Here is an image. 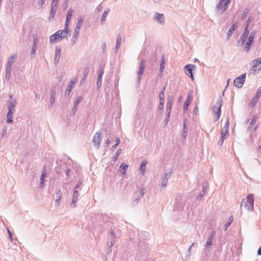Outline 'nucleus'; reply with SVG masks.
Wrapping results in <instances>:
<instances>
[{"label": "nucleus", "instance_id": "1", "mask_svg": "<svg viewBox=\"0 0 261 261\" xmlns=\"http://www.w3.org/2000/svg\"><path fill=\"white\" fill-rule=\"evenodd\" d=\"M254 204V195L249 194L246 198L243 199L241 204V208L243 206L248 211H253Z\"/></svg>", "mask_w": 261, "mask_h": 261}, {"label": "nucleus", "instance_id": "2", "mask_svg": "<svg viewBox=\"0 0 261 261\" xmlns=\"http://www.w3.org/2000/svg\"><path fill=\"white\" fill-rule=\"evenodd\" d=\"M70 34H68V31L67 29L63 30H59L55 34L50 36L49 41L50 42H54L56 40L59 39L60 40L63 38H67L70 36Z\"/></svg>", "mask_w": 261, "mask_h": 261}, {"label": "nucleus", "instance_id": "3", "mask_svg": "<svg viewBox=\"0 0 261 261\" xmlns=\"http://www.w3.org/2000/svg\"><path fill=\"white\" fill-rule=\"evenodd\" d=\"M222 102H223L222 98L220 97L218 99V101L216 103V106L213 107V108L214 111H216V114L217 115L216 119L215 120L216 121H217L220 117L221 108V106L222 105Z\"/></svg>", "mask_w": 261, "mask_h": 261}, {"label": "nucleus", "instance_id": "4", "mask_svg": "<svg viewBox=\"0 0 261 261\" xmlns=\"http://www.w3.org/2000/svg\"><path fill=\"white\" fill-rule=\"evenodd\" d=\"M245 79L246 73L236 77L233 81L234 86L238 88H242L245 83Z\"/></svg>", "mask_w": 261, "mask_h": 261}, {"label": "nucleus", "instance_id": "5", "mask_svg": "<svg viewBox=\"0 0 261 261\" xmlns=\"http://www.w3.org/2000/svg\"><path fill=\"white\" fill-rule=\"evenodd\" d=\"M176 207L179 210H182L185 205V199L184 198V196L182 195H178L175 199Z\"/></svg>", "mask_w": 261, "mask_h": 261}, {"label": "nucleus", "instance_id": "6", "mask_svg": "<svg viewBox=\"0 0 261 261\" xmlns=\"http://www.w3.org/2000/svg\"><path fill=\"white\" fill-rule=\"evenodd\" d=\"M102 138L101 134L100 132H97L93 136L92 143L97 149H98L99 147Z\"/></svg>", "mask_w": 261, "mask_h": 261}, {"label": "nucleus", "instance_id": "7", "mask_svg": "<svg viewBox=\"0 0 261 261\" xmlns=\"http://www.w3.org/2000/svg\"><path fill=\"white\" fill-rule=\"evenodd\" d=\"M145 63H146V62L144 60H142L140 62V66H139V70L138 71V75H137V82H138V84L140 83V82L141 81V79L142 78V76L143 74V73H144V71L145 70Z\"/></svg>", "mask_w": 261, "mask_h": 261}, {"label": "nucleus", "instance_id": "8", "mask_svg": "<svg viewBox=\"0 0 261 261\" xmlns=\"http://www.w3.org/2000/svg\"><path fill=\"white\" fill-rule=\"evenodd\" d=\"M261 95V87H259L257 90L256 93L254 98L249 103L248 107L250 108H254L256 105V102L258 101L259 97Z\"/></svg>", "mask_w": 261, "mask_h": 261}, {"label": "nucleus", "instance_id": "9", "mask_svg": "<svg viewBox=\"0 0 261 261\" xmlns=\"http://www.w3.org/2000/svg\"><path fill=\"white\" fill-rule=\"evenodd\" d=\"M195 68L196 66L193 64H187L184 67V70L186 74L189 75L191 78L192 80H194L193 70L195 69Z\"/></svg>", "mask_w": 261, "mask_h": 261}, {"label": "nucleus", "instance_id": "10", "mask_svg": "<svg viewBox=\"0 0 261 261\" xmlns=\"http://www.w3.org/2000/svg\"><path fill=\"white\" fill-rule=\"evenodd\" d=\"M149 236V234L148 232H144L143 233H141L139 236V239L142 240L143 239V237H148ZM139 246L140 248H141L143 249H147L148 247L147 244H144V242H142V241H140V242L139 243Z\"/></svg>", "mask_w": 261, "mask_h": 261}, {"label": "nucleus", "instance_id": "11", "mask_svg": "<svg viewBox=\"0 0 261 261\" xmlns=\"http://www.w3.org/2000/svg\"><path fill=\"white\" fill-rule=\"evenodd\" d=\"M252 63V70L253 71H260L261 70V58L253 60Z\"/></svg>", "mask_w": 261, "mask_h": 261}, {"label": "nucleus", "instance_id": "12", "mask_svg": "<svg viewBox=\"0 0 261 261\" xmlns=\"http://www.w3.org/2000/svg\"><path fill=\"white\" fill-rule=\"evenodd\" d=\"M171 173L172 171H169V172H166L165 173L161 184V186L162 188H164L166 186L168 180L170 177Z\"/></svg>", "mask_w": 261, "mask_h": 261}, {"label": "nucleus", "instance_id": "13", "mask_svg": "<svg viewBox=\"0 0 261 261\" xmlns=\"http://www.w3.org/2000/svg\"><path fill=\"white\" fill-rule=\"evenodd\" d=\"M14 112V109H8V112L7 115V122L8 123H13V115Z\"/></svg>", "mask_w": 261, "mask_h": 261}, {"label": "nucleus", "instance_id": "14", "mask_svg": "<svg viewBox=\"0 0 261 261\" xmlns=\"http://www.w3.org/2000/svg\"><path fill=\"white\" fill-rule=\"evenodd\" d=\"M61 56V49L57 47H56L55 50V56L54 58V63L55 65H57L59 63L60 58Z\"/></svg>", "mask_w": 261, "mask_h": 261}, {"label": "nucleus", "instance_id": "15", "mask_svg": "<svg viewBox=\"0 0 261 261\" xmlns=\"http://www.w3.org/2000/svg\"><path fill=\"white\" fill-rule=\"evenodd\" d=\"M154 19L156 20L160 24H163L164 22V18L163 14L155 13Z\"/></svg>", "mask_w": 261, "mask_h": 261}, {"label": "nucleus", "instance_id": "16", "mask_svg": "<svg viewBox=\"0 0 261 261\" xmlns=\"http://www.w3.org/2000/svg\"><path fill=\"white\" fill-rule=\"evenodd\" d=\"M84 22L83 19L80 17L78 18L77 22L76 24V27L74 29V31L75 32H77L80 33V31L81 30V27L82 26Z\"/></svg>", "mask_w": 261, "mask_h": 261}, {"label": "nucleus", "instance_id": "17", "mask_svg": "<svg viewBox=\"0 0 261 261\" xmlns=\"http://www.w3.org/2000/svg\"><path fill=\"white\" fill-rule=\"evenodd\" d=\"M75 83V81L73 80H72L70 81L65 93V95H69L70 94V93Z\"/></svg>", "mask_w": 261, "mask_h": 261}, {"label": "nucleus", "instance_id": "18", "mask_svg": "<svg viewBox=\"0 0 261 261\" xmlns=\"http://www.w3.org/2000/svg\"><path fill=\"white\" fill-rule=\"evenodd\" d=\"M237 28V25L236 24H233L229 28V30L227 33V39L228 40L229 38L231 36L232 34L233 33L234 31Z\"/></svg>", "mask_w": 261, "mask_h": 261}, {"label": "nucleus", "instance_id": "19", "mask_svg": "<svg viewBox=\"0 0 261 261\" xmlns=\"http://www.w3.org/2000/svg\"><path fill=\"white\" fill-rule=\"evenodd\" d=\"M191 98H192V97H191V94H189L187 96L186 100L184 103V111H186L187 110L188 107H189V106L190 105V104L191 103Z\"/></svg>", "mask_w": 261, "mask_h": 261}, {"label": "nucleus", "instance_id": "20", "mask_svg": "<svg viewBox=\"0 0 261 261\" xmlns=\"http://www.w3.org/2000/svg\"><path fill=\"white\" fill-rule=\"evenodd\" d=\"M17 105V102L16 100H8L7 103L8 109H14V108Z\"/></svg>", "mask_w": 261, "mask_h": 261}, {"label": "nucleus", "instance_id": "21", "mask_svg": "<svg viewBox=\"0 0 261 261\" xmlns=\"http://www.w3.org/2000/svg\"><path fill=\"white\" fill-rule=\"evenodd\" d=\"M226 0H220L219 2L217 4L216 9L218 11L220 10H222V12H224L223 11V6L224 4H225Z\"/></svg>", "mask_w": 261, "mask_h": 261}, {"label": "nucleus", "instance_id": "22", "mask_svg": "<svg viewBox=\"0 0 261 261\" xmlns=\"http://www.w3.org/2000/svg\"><path fill=\"white\" fill-rule=\"evenodd\" d=\"M78 196H79L78 191L76 189H74L72 199V201H71V205L74 204L73 206H74V204L75 203V202L77 201V198Z\"/></svg>", "mask_w": 261, "mask_h": 261}, {"label": "nucleus", "instance_id": "23", "mask_svg": "<svg viewBox=\"0 0 261 261\" xmlns=\"http://www.w3.org/2000/svg\"><path fill=\"white\" fill-rule=\"evenodd\" d=\"M79 33L74 32L72 38L71 39V43L72 45H73L76 43L79 36Z\"/></svg>", "mask_w": 261, "mask_h": 261}, {"label": "nucleus", "instance_id": "24", "mask_svg": "<svg viewBox=\"0 0 261 261\" xmlns=\"http://www.w3.org/2000/svg\"><path fill=\"white\" fill-rule=\"evenodd\" d=\"M111 241H110V244L109 245V249L110 248H111L112 246H114V245L115 244V234L113 232V231H112L111 232Z\"/></svg>", "mask_w": 261, "mask_h": 261}, {"label": "nucleus", "instance_id": "25", "mask_svg": "<svg viewBox=\"0 0 261 261\" xmlns=\"http://www.w3.org/2000/svg\"><path fill=\"white\" fill-rule=\"evenodd\" d=\"M247 37L242 35L240 37V40L238 41V45L243 46Z\"/></svg>", "mask_w": 261, "mask_h": 261}, {"label": "nucleus", "instance_id": "26", "mask_svg": "<svg viewBox=\"0 0 261 261\" xmlns=\"http://www.w3.org/2000/svg\"><path fill=\"white\" fill-rule=\"evenodd\" d=\"M147 163V162L146 161H143L140 165V170L142 174H144L145 172Z\"/></svg>", "mask_w": 261, "mask_h": 261}, {"label": "nucleus", "instance_id": "27", "mask_svg": "<svg viewBox=\"0 0 261 261\" xmlns=\"http://www.w3.org/2000/svg\"><path fill=\"white\" fill-rule=\"evenodd\" d=\"M109 9L106 10L103 12V14H102V16H101V17L100 19V23L101 24H103L104 23L106 16H107L108 13H109Z\"/></svg>", "mask_w": 261, "mask_h": 261}, {"label": "nucleus", "instance_id": "28", "mask_svg": "<svg viewBox=\"0 0 261 261\" xmlns=\"http://www.w3.org/2000/svg\"><path fill=\"white\" fill-rule=\"evenodd\" d=\"M62 198V194L60 191L58 192L57 193V198L55 200L56 201V206H59V201H60L61 199Z\"/></svg>", "mask_w": 261, "mask_h": 261}, {"label": "nucleus", "instance_id": "29", "mask_svg": "<svg viewBox=\"0 0 261 261\" xmlns=\"http://www.w3.org/2000/svg\"><path fill=\"white\" fill-rule=\"evenodd\" d=\"M56 10H57V8H55L54 7H51V10H50V12L49 19H53L54 17L55 14L56 13Z\"/></svg>", "mask_w": 261, "mask_h": 261}, {"label": "nucleus", "instance_id": "30", "mask_svg": "<svg viewBox=\"0 0 261 261\" xmlns=\"http://www.w3.org/2000/svg\"><path fill=\"white\" fill-rule=\"evenodd\" d=\"M194 244L193 243L188 248V250L187 251V254H186V257H185V261H186L188 259H189L190 256H191V249L193 247V246H194Z\"/></svg>", "mask_w": 261, "mask_h": 261}, {"label": "nucleus", "instance_id": "31", "mask_svg": "<svg viewBox=\"0 0 261 261\" xmlns=\"http://www.w3.org/2000/svg\"><path fill=\"white\" fill-rule=\"evenodd\" d=\"M89 67H86L85 69V71H84V75H83V79H82L81 80V82H84L86 79V77L87 76V75L89 73Z\"/></svg>", "mask_w": 261, "mask_h": 261}, {"label": "nucleus", "instance_id": "32", "mask_svg": "<svg viewBox=\"0 0 261 261\" xmlns=\"http://www.w3.org/2000/svg\"><path fill=\"white\" fill-rule=\"evenodd\" d=\"M104 67L102 66H100L99 67L98 71V79H102V76L103 74Z\"/></svg>", "mask_w": 261, "mask_h": 261}, {"label": "nucleus", "instance_id": "33", "mask_svg": "<svg viewBox=\"0 0 261 261\" xmlns=\"http://www.w3.org/2000/svg\"><path fill=\"white\" fill-rule=\"evenodd\" d=\"M256 116H253L252 117V118L251 119V121L250 123V124H249V126H248V130H250L252 126H253V125L255 124V123L256 122Z\"/></svg>", "mask_w": 261, "mask_h": 261}, {"label": "nucleus", "instance_id": "34", "mask_svg": "<svg viewBox=\"0 0 261 261\" xmlns=\"http://www.w3.org/2000/svg\"><path fill=\"white\" fill-rule=\"evenodd\" d=\"M228 135V132L227 130H225L224 129H222L221 131V137L223 139H226L227 138Z\"/></svg>", "mask_w": 261, "mask_h": 261}, {"label": "nucleus", "instance_id": "35", "mask_svg": "<svg viewBox=\"0 0 261 261\" xmlns=\"http://www.w3.org/2000/svg\"><path fill=\"white\" fill-rule=\"evenodd\" d=\"M83 99V98L82 96H78L76 97L75 100L74 101V105L78 107L79 104L80 103V102H81L82 101Z\"/></svg>", "mask_w": 261, "mask_h": 261}, {"label": "nucleus", "instance_id": "36", "mask_svg": "<svg viewBox=\"0 0 261 261\" xmlns=\"http://www.w3.org/2000/svg\"><path fill=\"white\" fill-rule=\"evenodd\" d=\"M232 221H233V217H232V216H231L229 218L228 221L224 225L225 230H226L227 228L230 225V224Z\"/></svg>", "mask_w": 261, "mask_h": 261}, {"label": "nucleus", "instance_id": "37", "mask_svg": "<svg viewBox=\"0 0 261 261\" xmlns=\"http://www.w3.org/2000/svg\"><path fill=\"white\" fill-rule=\"evenodd\" d=\"M249 10L248 8H245L244 10L243 13L241 16V19H242V20L245 19L246 18L247 14L249 13Z\"/></svg>", "mask_w": 261, "mask_h": 261}, {"label": "nucleus", "instance_id": "38", "mask_svg": "<svg viewBox=\"0 0 261 261\" xmlns=\"http://www.w3.org/2000/svg\"><path fill=\"white\" fill-rule=\"evenodd\" d=\"M16 58L15 55L12 56L8 60L7 64L13 65L15 61V59Z\"/></svg>", "mask_w": 261, "mask_h": 261}, {"label": "nucleus", "instance_id": "39", "mask_svg": "<svg viewBox=\"0 0 261 261\" xmlns=\"http://www.w3.org/2000/svg\"><path fill=\"white\" fill-rule=\"evenodd\" d=\"M252 42H253L247 40L245 46V49H246V51H249V50L250 49Z\"/></svg>", "mask_w": 261, "mask_h": 261}, {"label": "nucleus", "instance_id": "40", "mask_svg": "<svg viewBox=\"0 0 261 261\" xmlns=\"http://www.w3.org/2000/svg\"><path fill=\"white\" fill-rule=\"evenodd\" d=\"M120 168L121 169V171L122 172V173L123 174H125L126 171L128 168V165L122 164L120 165Z\"/></svg>", "mask_w": 261, "mask_h": 261}, {"label": "nucleus", "instance_id": "41", "mask_svg": "<svg viewBox=\"0 0 261 261\" xmlns=\"http://www.w3.org/2000/svg\"><path fill=\"white\" fill-rule=\"evenodd\" d=\"M72 13H73V11L71 9H69V10L68 11V12L67 13V15H66V19H67V21H70L71 20Z\"/></svg>", "mask_w": 261, "mask_h": 261}, {"label": "nucleus", "instance_id": "42", "mask_svg": "<svg viewBox=\"0 0 261 261\" xmlns=\"http://www.w3.org/2000/svg\"><path fill=\"white\" fill-rule=\"evenodd\" d=\"M164 64H165V61L164 60V56H163L162 58V61H161V62L160 63V70L161 73H162L163 70L164 68V67H165Z\"/></svg>", "mask_w": 261, "mask_h": 261}, {"label": "nucleus", "instance_id": "43", "mask_svg": "<svg viewBox=\"0 0 261 261\" xmlns=\"http://www.w3.org/2000/svg\"><path fill=\"white\" fill-rule=\"evenodd\" d=\"M37 47V45H33L32 48L31 49V56L34 57L35 56V55L36 54V51Z\"/></svg>", "mask_w": 261, "mask_h": 261}, {"label": "nucleus", "instance_id": "44", "mask_svg": "<svg viewBox=\"0 0 261 261\" xmlns=\"http://www.w3.org/2000/svg\"><path fill=\"white\" fill-rule=\"evenodd\" d=\"M121 38L120 35L119 34L117 36V39H116L117 41H116V46L120 47V45H121Z\"/></svg>", "mask_w": 261, "mask_h": 261}, {"label": "nucleus", "instance_id": "45", "mask_svg": "<svg viewBox=\"0 0 261 261\" xmlns=\"http://www.w3.org/2000/svg\"><path fill=\"white\" fill-rule=\"evenodd\" d=\"M255 31H253V32H252L250 33V35H249V37H248V38L247 40H249V41H251V42H253V41L254 38V36H255Z\"/></svg>", "mask_w": 261, "mask_h": 261}, {"label": "nucleus", "instance_id": "46", "mask_svg": "<svg viewBox=\"0 0 261 261\" xmlns=\"http://www.w3.org/2000/svg\"><path fill=\"white\" fill-rule=\"evenodd\" d=\"M145 255H143L142 256H137L135 258V261H145V259L146 258Z\"/></svg>", "mask_w": 261, "mask_h": 261}, {"label": "nucleus", "instance_id": "47", "mask_svg": "<svg viewBox=\"0 0 261 261\" xmlns=\"http://www.w3.org/2000/svg\"><path fill=\"white\" fill-rule=\"evenodd\" d=\"M33 45H37L38 44V39L37 35L36 34L33 35Z\"/></svg>", "mask_w": 261, "mask_h": 261}, {"label": "nucleus", "instance_id": "48", "mask_svg": "<svg viewBox=\"0 0 261 261\" xmlns=\"http://www.w3.org/2000/svg\"><path fill=\"white\" fill-rule=\"evenodd\" d=\"M55 100H56L55 96H50V97L49 99V102L50 104L49 105V107L50 108L54 104Z\"/></svg>", "mask_w": 261, "mask_h": 261}, {"label": "nucleus", "instance_id": "49", "mask_svg": "<svg viewBox=\"0 0 261 261\" xmlns=\"http://www.w3.org/2000/svg\"><path fill=\"white\" fill-rule=\"evenodd\" d=\"M120 152H121V149H118L117 151V152L115 153V155L113 156V161L115 162V161H116L118 159V157L119 155Z\"/></svg>", "mask_w": 261, "mask_h": 261}, {"label": "nucleus", "instance_id": "50", "mask_svg": "<svg viewBox=\"0 0 261 261\" xmlns=\"http://www.w3.org/2000/svg\"><path fill=\"white\" fill-rule=\"evenodd\" d=\"M213 240V239H211V238L208 237L206 245H205L206 248L208 247L209 246H210L212 245Z\"/></svg>", "mask_w": 261, "mask_h": 261}, {"label": "nucleus", "instance_id": "51", "mask_svg": "<svg viewBox=\"0 0 261 261\" xmlns=\"http://www.w3.org/2000/svg\"><path fill=\"white\" fill-rule=\"evenodd\" d=\"M230 2H231V0H226L225 4H224V5L223 6V11H225L226 10V9L228 8Z\"/></svg>", "mask_w": 261, "mask_h": 261}, {"label": "nucleus", "instance_id": "52", "mask_svg": "<svg viewBox=\"0 0 261 261\" xmlns=\"http://www.w3.org/2000/svg\"><path fill=\"white\" fill-rule=\"evenodd\" d=\"M229 126V118H227V121H226V122L224 125V128L223 129H224L225 130H227V132H228Z\"/></svg>", "mask_w": 261, "mask_h": 261}, {"label": "nucleus", "instance_id": "53", "mask_svg": "<svg viewBox=\"0 0 261 261\" xmlns=\"http://www.w3.org/2000/svg\"><path fill=\"white\" fill-rule=\"evenodd\" d=\"M186 121L184 123V129H183V134L182 136L185 138L187 134V129H186Z\"/></svg>", "mask_w": 261, "mask_h": 261}, {"label": "nucleus", "instance_id": "54", "mask_svg": "<svg viewBox=\"0 0 261 261\" xmlns=\"http://www.w3.org/2000/svg\"><path fill=\"white\" fill-rule=\"evenodd\" d=\"M46 175V173L45 170L42 171V174L40 177V181H44V178Z\"/></svg>", "mask_w": 261, "mask_h": 261}, {"label": "nucleus", "instance_id": "55", "mask_svg": "<svg viewBox=\"0 0 261 261\" xmlns=\"http://www.w3.org/2000/svg\"><path fill=\"white\" fill-rule=\"evenodd\" d=\"M205 194V188H203V190L201 191L199 195L197 196V198L200 199Z\"/></svg>", "mask_w": 261, "mask_h": 261}, {"label": "nucleus", "instance_id": "56", "mask_svg": "<svg viewBox=\"0 0 261 261\" xmlns=\"http://www.w3.org/2000/svg\"><path fill=\"white\" fill-rule=\"evenodd\" d=\"M58 3V0H53L52 2H51V7H54L57 8Z\"/></svg>", "mask_w": 261, "mask_h": 261}, {"label": "nucleus", "instance_id": "57", "mask_svg": "<svg viewBox=\"0 0 261 261\" xmlns=\"http://www.w3.org/2000/svg\"><path fill=\"white\" fill-rule=\"evenodd\" d=\"M11 72H6V76L5 79L7 81H9L11 77Z\"/></svg>", "mask_w": 261, "mask_h": 261}, {"label": "nucleus", "instance_id": "58", "mask_svg": "<svg viewBox=\"0 0 261 261\" xmlns=\"http://www.w3.org/2000/svg\"><path fill=\"white\" fill-rule=\"evenodd\" d=\"M69 21H67V19H66V22H65V29H67V31H68V34H70V30L68 29V25H69Z\"/></svg>", "mask_w": 261, "mask_h": 261}, {"label": "nucleus", "instance_id": "59", "mask_svg": "<svg viewBox=\"0 0 261 261\" xmlns=\"http://www.w3.org/2000/svg\"><path fill=\"white\" fill-rule=\"evenodd\" d=\"M69 21H67V19H66V22H65V29H67V31H68V34H70V30L68 29V25H69Z\"/></svg>", "mask_w": 261, "mask_h": 261}, {"label": "nucleus", "instance_id": "60", "mask_svg": "<svg viewBox=\"0 0 261 261\" xmlns=\"http://www.w3.org/2000/svg\"><path fill=\"white\" fill-rule=\"evenodd\" d=\"M171 106H172V102L170 100H168L167 101V105H166V109H171Z\"/></svg>", "mask_w": 261, "mask_h": 261}, {"label": "nucleus", "instance_id": "61", "mask_svg": "<svg viewBox=\"0 0 261 261\" xmlns=\"http://www.w3.org/2000/svg\"><path fill=\"white\" fill-rule=\"evenodd\" d=\"M248 28H247V26L245 27V28L244 29V32H243V33L242 35H244V36H246L247 37L248 36Z\"/></svg>", "mask_w": 261, "mask_h": 261}, {"label": "nucleus", "instance_id": "62", "mask_svg": "<svg viewBox=\"0 0 261 261\" xmlns=\"http://www.w3.org/2000/svg\"><path fill=\"white\" fill-rule=\"evenodd\" d=\"M12 67V65L7 64V67H6V71L11 72Z\"/></svg>", "mask_w": 261, "mask_h": 261}, {"label": "nucleus", "instance_id": "63", "mask_svg": "<svg viewBox=\"0 0 261 261\" xmlns=\"http://www.w3.org/2000/svg\"><path fill=\"white\" fill-rule=\"evenodd\" d=\"M216 235V232L215 231H212L211 233L210 234L208 238H210L211 239H214L215 236Z\"/></svg>", "mask_w": 261, "mask_h": 261}, {"label": "nucleus", "instance_id": "64", "mask_svg": "<svg viewBox=\"0 0 261 261\" xmlns=\"http://www.w3.org/2000/svg\"><path fill=\"white\" fill-rule=\"evenodd\" d=\"M7 131V127L5 126L3 129L2 136L4 137L6 136Z\"/></svg>", "mask_w": 261, "mask_h": 261}]
</instances>
